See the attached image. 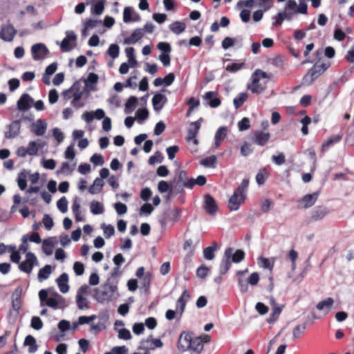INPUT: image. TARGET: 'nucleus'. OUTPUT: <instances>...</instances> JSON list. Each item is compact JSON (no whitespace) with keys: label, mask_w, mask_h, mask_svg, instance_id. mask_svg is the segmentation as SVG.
<instances>
[{"label":"nucleus","mask_w":354,"mask_h":354,"mask_svg":"<svg viewBox=\"0 0 354 354\" xmlns=\"http://www.w3.org/2000/svg\"><path fill=\"white\" fill-rule=\"evenodd\" d=\"M249 186V180L243 179L241 184L234 191L233 194L228 201L227 207L230 211H236L244 203L247 191Z\"/></svg>","instance_id":"1"},{"label":"nucleus","mask_w":354,"mask_h":354,"mask_svg":"<svg viewBox=\"0 0 354 354\" xmlns=\"http://www.w3.org/2000/svg\"><path fill=\"white\" fill-rule=\"evenodd\" d=\"M203 339L201 337L192 338L189 334L181 335L178 339V348L182 351L189 350L192 353L199 354L203 349Z\"/></svg>","instance_id":"2"},{"label":"nucleus","mask_w":354,"mask_h":354,"mask_svg":"<svg viewBox=\"0 0 354 354\" xmlns=\"http://www.w3.org/2000/svg\"><path fill=\"white\" fill-rule=\"evenodd\" d=\"M117 286L105 283L100 288L95 289V297L98 302L103 303L111 300Z\"/></svg>","instance_id":"3"},{"label":"nucleus","mask_w":354,"mask_h":354,"mask_svg":"<svg viewBox=\"0 0 354 354\" xmlns=\"http://www.w3.org/2000/svg\"><path fill=\"white\" fill-rule=\"evenodd\" d=\"M326 64H315L304 76L303 81L307 85L312 84L327 69Z\"/></svg>","instance_id":"4"},{"label":"nucleus","mask_w":354,"mask_h":354,"mask_svg":"<svg viewBox=\"0 0 354 354\" xmlns=\"http://www.w3.org/2000/svg\"><path fill=\"white\" fill-rule=\"evenodd\" d=\"M37 264V259L35 254L31 252H26V259L23 262H21L19 268L22 272H24L27 274H30L33 267Z\"/></svg>","instance_id":"5"},{"label":"nucleus","mask_w":354,"mask_h":354,"mask_svg":"<svg viewBox=\"0 0 354 354\" xmlns=\"http://www.w3.org/2000/svg\"><path fill=\"white\" fill-rule=\"evenodd\" d=\"M31 53L35 60H39L46 57L49 50L44 44L40 43L34 44L32 46Z\"/></svg>","instance_id":"6"},{"label":"nucleus","mask_w":354,"mask_h":354,"mask_svg":"<svg viewBox=\"0 0 354 354\" xmlns=\"http://www.w3.org/2000/svg\"><path fill=\"white\" fill-rule=\"evenodd\" d=\"M174 182L176 183V187L180 190L184 187L188 188V185H187L188 182H189V179L187 178V172L180 168L176 169Z\"/></svg>","instance_id":"7"},{"label":"nucleus","mask_w":354,"mask_h":354,"mask_svg":"<svg viewBox=\"0 0 354 354\" xmlns=\"http://www.w3.org/2000/svg\"><path fill=\"white\" fill-rule=\"evenodd\" d=\"M203 207L205 212L209 215H214L218 209V207L214 198L209 194L204 196Z\"/></svg>","instance_id":"8"},{"label":"nucleus","mask_w":354,"mask_h":354,"mask_svg":"<svg viewBox=\"0 0 354 354\" xmlns=\"http://www.w3.org/2000/svg\"><path fill=\"white\" fill-rule=\"evenodd\" d=\"M270 134L262 131H256L250 136L251 141L257 145L264 146L269 140Z\"/></svg>","instance_id":"9"},{"label":"nucleus","mask_w":354,"mask_h":354,"mask_svg":"<svg viewBox=\"0 0 354 354\" xmlns=\"http://www.w3.org/2000/svg\"><path fill=\"white\" fill-rule=\"evenodd\" d=\"M17 33V30L12 24L3 25L0 31V38L6 41H12Z\"/></svg>","instance_id":"10"},{"label":"nucleus","mask_w":354,"mask_h":354,"mask_svg":"<svg viewBox=\"0 0 354 354\" xmlns=\"http://www.w3.org/2000/svg\"><path fill=\"white\" fill-rule=\"evenodd\" d=\"M233 249L232 248H228L225 251V259L222 260L219 266V272L221 275L225 274L231 267L230 258Z\"/></svg>","instance_id":"11"},{"label":"nucleus","mask_w":354,"mask_h":354,"mask_svg":"<svg viewBox=\"0 0 354 354\" xmlns=\"http://www.w3.org/2000/svg\"><path fill=\"white\" fill-rule=\"evenodd\" d=\"M8 130L4 133V136L8 139H12L17 136L20 132L21 121L19 120L12 121L8 126Z\"/></svg>","instance_id":"12"},{"label":"nucleus","mask_w":354,"mask_h":354,"mask_svg":"<svg viewBox=\"0 0 354 354\" xmlns=\"http://www.w3.org/2000/svg\"><path fill=\"white\" fill-rule=\"evenodd\" d=\"M77 37L73 31H67L66 32V37L62 40L60 48L62 52H67L71 50L73 46L71 44V41L75 42Z\"/></svg>","instance_id":"13"},{"label":"nucleus","mask_w":354,"mask_h":354,"mask_svg":"<svg viewBox=\"0 0 354 354\" xmlns=\"http://www.w3.org/2000/svg\"><path fill=\"white\" fill-rule=\"evenodd\" d=\"M180 217V210L176 207L166 213L164 218H162L160 222L162 227H164L167 224L168 221H171L173 223L176 222L179 220Z\"/></svg>","instance_id":"14"},{"label":"nucleus","mask_w":354,"mask_h":354,"mask_svg":"<svg viewBox=\"0 0 354 354\" xmlns=\"http://www.w3.org/2000/svg\"><path fill=\"white\" fill-rule=\"evenodd\" d=\"M203 99L207 102L212 108H217L221 104V100L218 97V93L216 91H207L205 93Z\"/></svg>","instance_id":"15"},{"label":"nucleus","mask_w":354,"mask_h":354,"mask_svg":"<svg viewBox=\"0 0 354 354\" xmlns=\"http://www.w3.org/2000/svg\"><path fill=\"white\" fill-rule=\"evenodd\" d=\"M201 123L199 120L193 122L190 124V127L187 131V140L188 141L194 140V144L197 145L198 141L196 139V137L201 128Z\"/></svg>","instance_id":"16"},{"label":"nucleus","mask_w":354,"mask_h":354,"mask_svg":"<svg viewBox=\"0 0 354 354\" xmlns=\"http://www.w3.org/2000/svg\"><path fill=\"white\" fill-rule=\"evenodd\" d=\"M33 99L28 93H24L17 101V108L20 111H27L30 109Z\"/></svg>","instance_id":"17"},{"label":"nucleus","mask_w":354,"mask_h":354,"mask_svg":"<svg viewBox=\"0 0 354 354\" xmlns=\"http://www.w3.org/2000/svg\"><path fill=\"white\" fill-rule=\"evenodd\" d=\"M47 129L46 123L41 119L37 120L31 125V131L37 136L44 135Z\"/></svg>","instance_id":"18"},{"label":"nucleus","mask_w":354,"mask_h":354,"mask_svg":"<svg viewBox=\"0 0 354 354\" xmlns=\"http://www.w3.org/2000/svg\"><path fill=\"white\" fill-rule=\"evenodd\" d=\"M167 102V97L162 93H156L152 98V104L156 111H160Z\"/></svg>","instance_id":"19"},{"label":"nucleus","mask_w":354,"mask_h":354,"mask_svg":"<svg viewBox=\"0 0 354 354\" xmlns=\"http://www.w3.org/2000/svg\"><path fill=\"white\" fill-rule=\"evenodd\" d=\"M318 192H315L310 194H306L302 197L300 203H303V208L307 209L312 207L317 200Z\"/></svg>","instance_id":"20"},{"label":"nucleus","mask_w":354,"mask_h":354,"mask_svg":"<svg viewBox=\"0 0 354 354\" xmlns=\"http://www.w3.org/2000/svg\"><path fill=\"white\" fill-rule=\"evenodd\" d=\"M144 36V31L142 28L136 29L131 35L124 39V43L127 44H133L136 43Z\"/></svg>","instance_id":"21"},{"label":"nucleus","mask_w":354,"mask_h":354,"mask_svg":"<svg viewBox=\"0 0 354 354\" xmlns=\"http://www.w3.org/2000/svg\"><path fill=\"white\" fill-rule=\"evenodd\" d=\"M189 298H190V294H189V291L187 290H185L183 292L181 296L178 299V300L176 301V308L177 309L178 308H180V315H182L183 313L184 312L185 306H186V304H187V301L189 299Z\"/></svg>","instance_id":"22"},{"label":"nucleus","mask_w":354,"mask_h":354,"mask_svg":"<svg viewBox=\"0 0 354 354\" xmlns=\"http://www.w3.org/2000/svg\"><path fill=\"white\" fill-rule=\"evenodd\" d=\"M68 276L66 273H62L57 279V283L61 292L66 293L69 290L68 284Z\"/></svg>","instance_id":"23"},{"label":"nucleus","mask_w":354,"mask_h":354,"mask_svg":"<svg viewBox=\"0 0 354 354\" xmlns=\"http://www.w3.org/2000/svg\"><path fill=\"white\" fill-rule=\"evenodd\" d=\"M328 214L327 209L322 206L316 207L311 213V219L317 221L324 218Z\"/></svg>","instance_id":"24"},{"label":"nucleus","mask_w":354,"mask_h":354,"mask_svg":"<svg viewBox=\"0 0 354 354\" xmlns=\"http://www.w3.org/2000/svg\"><path fill=\"white\" fill-rule=\"evenodd\" d=\"M226 136L227 128L225 127H221L220 128H218L214 136V145L216 147H218L221 145L222 142L225 140Z\"/></svg>","instance_id":"25"},{"label":"nucleus","mask_w":354,"mask_h":354,"mask_svg":"<svg viewBox=\"0 0 354 354\" xmlns=\"http://www.w3.org/2000/svg\"><path fill=\"white\" fill-rule=\"evenodd\" d=\"M94 3L91 7V13L95 15H100L104 10L106 0H93Z\"/></svg>","instance_id":"26"},{"label":"nucleus","mask_w":354,"mask_h":354,"mask_svg":"<svg viewBox=\"0 0 354 354\" xmlns=\"http://www.w3.org/2000/svg\"><path fill=\"white\" fill-rule=\"evenodd\" d=\"M248 88L253 93L260 94L265 90L266 86L261 85L257 78L252 77V82L248 86Z\"/></svg>","instance_id":"27"},{"label":"nucleus","mask_w":354,"mask_h":354,"mask_svg":"<svg viewBox=\"0 0 354 354\" xmlns=\"http://www.w3.org/2000/svg\"><path fill=\"white\" fill-rule=\"evenodd\" d=\"M29 172L26 169H23L18 174L17 181L21 190H25L27 187V176Z\"/></svg>","instance_id":"28"},{"label":"nucleus","mask_w":354,"mask_h":354,"mask_svg":"<svg viewBox=\"0 0 354 354\" xmlns=\"http://www.w3.org/2000/svg\"><path fill=\"white\" fill-rule=\"evenodd\" d=\"M103 186V180L100 178H97L94 180L93 185L89 187L88 192L91 194H99L102 190Z\"/></svg>","instance_id":"29"},{"label":"nucleus","mask_w":354,"mask_h":354,"mask_svg":"<svg viewBox=\"0 0 354 354\" xmlns=\"http://www.w3.org/2000/svg\"><path fill=\"white\" fill-rule=\"evenodd\" d=\"M24 346H29L28 352L30 353L36 352L38 348L35 338L30 335H28L26 337L24 340Z\"/></svg>","instance_id":"30"},{"label":"nucleus","mask_w":354,"mask_h":354,"mask_svg":"<svg viewBox=\"0 0 354 354\" xmlns=\"http://www.w3.org/2000/svg\"><path fill=\"white\" fill-rule=\"evenodd\" d=\"M334 304V300L331 297H328L327 299L319 301L316 307L319 310H323L325 308L327 310V313L332 308Z\"/></svg>","instance_id":"31"},{"label":"nucleus","mask_w":354,"mask_h":354,"mask_svg":"<svg viewBox=\"0 0 354 354\" xmlns=\"http://www.w3.org/2000/svg\"><path fill=\"white\" fill-rule=\"evenodd\" d=\"M101 21H97L95 19H88L84 22V28L82 30V35L84 37L87 35V31L88 30L93 29L97 26L98 24H100Z\"/></svg>","instance_id":"32"},{"label":"nucleus","mask_w":354,"mask_h":354,"mask_svg":"<svg viewBox=\"0 0 354 354\" xmlns=\"http://www.w3.org/2000/svg\"><path fill=\"white\" fill-rule=\"evenodd\" d=\"M51 272H52L51 266L46 265L44 267H43L42 268H41L39 270L38 275H37L39 281H42L45 279H47L49 277Z\"/></svg>","instance_id":"33"},{"label":"nucleus","mask_w":354,"mask_h":354,"mask_svg":"<svg viewBox=\"0 0 354 354\" xmlns=\"http://www.w3.org/2000/svg\"><path fill=\"white\" fill-rule=\"evenodd\" d=\"M169 28L174 33L179 35L185 31L186 25L183 22L175 21L170 24Z\"/></svg>","instance_id":"34"},{"label":"nucleus","mask_w":354,"mask_h":354,"mask_svg":"<svg viewBox=\"0 0 354 354\" xmlns=\"http://www.w3.org/2000/svg\"><path fill=\"white\" fill-rule=\"evenodd\" d=\"M217 249V243L213 242L212 245L209 247L205 248L203 250L204 257L207 260H212L214 258V252Z\"/></svg>","instance_id":"35"},{"label":"nucleus","mask_w":354,"mask_h":354,"mask_svg":"<svg viewBox=\"0 0 354 354\" xmlns=\"http://www.w3.org/2000/svg\"><path fill=\"white\" fill-rule=\"evenodd\" d=\"M248 95L246 93H240L233 100V104L235 109L240 108L247 100Z\"/></svg>","instance_id":"36"},{"label":"nucleus","mask_w":354,"mask_h":354,"mask_svg":"<svg viewBox=\"0 0 354 354\" xmlns=\"http://www.w3.org/2000/svg\"><path fill=\"white\" fill-rule=\"evenodd\" d=\"M90 209L91 212L95 215L101 214L104 212V210L103 205L96 201H93L91 203Z\"/></svg>","instance_id":"37"},{"label":"nucleus","mask_w":354,"mask_h":354,"mask_svg":"<svg viewBox=\"0 0 354 354\" xmlns=\"http://www.w3.org/2000/svg\"><path fill=\"white\" fill-rule=\"evenodd\" d=\"M342 140V136L336 135L328 138L322 146V150L323 151H327L330 146L335 143L339 142Z\"/></svg>","instance_id":"38"},{"label":"nucleus","mask_w":354,"mask_h":354,"mask_svg":"<svg viewBox=\"0 0 354 354\" xmlns=\"http://www.w3.org/2000/svg\"><path fill=\"white\" fill-rule=\"evenodd\" d=\"M207 182L206 177L203 175L198 176L196 179L191 178L189 179V182H188L187 185L189 189L193 188L195 185H198L199 186H203L205 185Z\"/></svg>","instance_id":"39"},{"label":"nucleus","mask_w":354,"mask_h":354,"mask_svg":"<svg viewBox=\"0 0 354 354\" xmlns=\"http://www.w3.org/2000/svg\"><path fill=\"white\" fill-rule=\"evenodd\" d=\"M268 177V173L266 168H261L256 175V181L258 185H261L265 183Z\"/></svg>","instance_id":"40"},{"label":"nucleus","mask_w":354,"mask_h":354,"mask_svg":"<svg viewBox=\"0 0 354 354\" xmlns=\"http://www.w3.org/2000/svg\"><path fill=\"white\" fill-rule=\"evenodd\" d=\"M138 103V99L135 96H131L125 103V112L126 113H129L131 112L135 107L136 106Z\"/></svg>","instance_id":"41"},{"label":"nucleus","mask_w":354,"mask_h":354,"mask_svg":"<svg viewBox=\"0 0 354 354\" xmlns=\"http://www.w3.org/2000/svg\"><path fill=\"white\" fill-rule=\"evenodd\" d=\"M216 161L217 158L216 156L212 155L202 159L201 161V164L206 167L214 168L216 164Z\"/></svg>","instance_id":"42"},{"label":"nucleus","mask_w":354,"mask_h":354,"mask_svg":"<svg viewBox=\"0 0 354 354\" xmlns=\"http://www.w3.org/2000/svg\"><path fill=\"white\" fill-rule=\"evenodd\" d=\"M270 64L275 67L282 68L285 63V57L283 55H277L269 60Z\"/></svg>","instance_id":"43"},{"label":"nucleus","mask_w":354,"mask_h":354,"mask_svg":"<svg viewBox=\"0 0 354 354\" xmlns=\"http://www.w3.org/2000/svg\"><path fill=\"white\" fill-rule=\"evenodd\" d=\"M42 146L38 145L36 142L30 141L26 147L28 154L30 156H35L37 154L39 149Z\"/></svg>","instance_id":"44"},{"label":"nucleus","mask_w":354,"mask_h":354,"mask_svg":"<svg viewBox=\"0 0 354 354\" xmlns=\"http://www.w3.org/2000/svg\"><path fill=\"white\" fill-rule=\"evenodd\" d=\"M120 53V47L118 45L115 44H112L109 46L107 54L112 58L115 59L119 56Z\"/></svg>","instance_id":"45"},{"label":"nucleus","mask_w":354,"mask_h":354,"mask_svg":"<svg viewBox=\"0 0 354 354\" xmlns=\"http://www.w3.org/2000/svg\"><path fill=\"white\" fill-rule=\"evenodd\" d=\"M76 303L79 309L84 310L89 308L88 301L86 298L80 295H76Z\"/></svg>","instance_id":"46"},{"label":"nucleus","mask_w":354,"mask_h":354,"mask_svg":"<svg viewBox=\"0 0 354 354\" xmlns=\"http://www.w3.org/2000/svg\"><path fill=\"white\" fill-rule=\"evenodd\" d=\"M306 329V324L296 326L292 330V338L294 339L299 338L305 332Z\"/></svg>","instance_id":"47"},{"label":"nucleus","mask_w":354,"mask_h":354,"mask_svg":"<svg viewBox=\"0 0 354 354\" xmlns=\"http://www.w3.org/2000/svg\"><path fill=\"white\" fill-rule=\"evenodd\" d=\"M53 246H54V243L53 242V241L50 239H45L43 241L42 249H43L44 252L48 255H50L52 254V252H53L52 248Z\"/></svg>","instance_id":"48"},{"label":"nucleus","mask_w":354,"mask_h":354,"mask_svg":"<svg viewBox=\"0 0 354 354\" xmlns=\"http://www.w3.org/2000/svg\"><path fill=\"white\" fill-rule=\"evenodd\" d=\"M257 5L263 11H267L272 6L273 0H256Z\"/></svg>","instance_id":"49"},{"label":"nucleus","mask_w":354,"mask_h":354,"mask_svg":"<svg viewBox=\"0 0 354 354\" xmlns=\"http://www.w3.org/2000/svg\"><path fill=\"white\" fill-rule=\"evenodd\" d=\"M259 265L265 269L272 270L273 268V263H271L269 259L261 257L258 259Z\"/></svg>","instance_id":"50"},{"label":"nucleus","mask_w":354,"mask_h":354,"mask_svg":"<svg viewBox=\"0 0 354 354\" xmlns=\"http://www.w3.org/2000/svg\"><path fill=\"white\" fill-rule=\"evenodd\" d=\"M57 206L61 212L65 213L67 212L68 201L65 196H62L60 199L58 200V201L57 202Z\"/></svg>","instance_id":"51"},{"label":"nucleus","mask_w":354,"mask_h":354,"mask_svg":"<svg viewBox=\"0 0 354 354\" xmlns=\"http://www.w3.org/2000/svg\"><path fill=\"white\" fill-rule=\"evenodd\" d=\"M158 189L160 193H165L168 191H169L171 193L172 192L171 185L165 180H161L158 183Z\"/></svg>","instance_id":"52"},{"label":"nucleus","mask_w":354,"mask_h":354,"mask_svg":"<svg viewBox=\"0 0 354 354\" xmlns=\"http://www.w3.org/2000/svg\"><path fill=\"white\" fill-rule=\"evenodd\" d=\"M238 128L239 131H243L250 128V121L248 118H243L238 122Z\"/></svg>","instance_id":"53"},{"label":"nucleus","mask_w":354,"mask_h":354,"mask_svg":"<svg viewBox=\"0 0 354 354\" xmlns=\"http://www.w3.org/2000/svg\"><path fill=\"white\" fill-rule=\"evenodd\" d=\"M102 228L103 229L104 235L106 239L110 238L115 233V229L111 225H106L105 224H102Z\"/></svg>","instance_id":"54"},{"label":"nucleus","mask_w":354,"mask_h":354,"mask_svg":"<svg viewBox=\"0 0 354 354\" xmlns=\"http://www.w3.org/2000/svg\"><path fill=\"white\" fill-rule=\"evenodd\" d=\"M232 261L234 263H239L245 258V253L241 250H237L234 254H232Z\"/></svg>","instance_id":"55"},{"label":"nucleus","mask_w":354,"mask_h":354,"mask_svg":"<svg viewBox=\"0 0 354 354\" xmlns=\"http://www.w3.org/2000/svg\"><path fill=\"white\" fill-rule=\"evenodd\" d=\"M31 327L35 330H40L43 328V322L39 317H32L31 319Z\"/></svg>","instance_id":"56"},{"label":"nucleus","mask_w":354,"mask_h":354,"mask_svg":"<svg viewBox=\"0 0 354 354\" xmlns=\"http://www.w3.org/2000/svg\"><path fill=\"white\" fill-rule=\"evenodd\" d=\"M244 66V63H232L230 65H227L225 70L230 73H236L241 69Z\"/></svg>","instance_id":"57"},{"label":"nucleus","mask_w":354,"mask_h":354,"mask_svg":"<svg viewBox=\"0 0 354 354\" xmlns=\"http://www.w3.org/2000/svg\"><path fill=\"white\" fill-rule=\"evenodd\" d=\"M149 116V112L146 109H139L136 111V117L139 122L146 120Z\"/></svg>","instance_id":"58"},{"label":"nucleus","mask_w":354,"mask_h":354,"mask_svg":"<svg viewBox=\"0 0 354 354\" xmlns=\"http://www.w3.org/2000/svg\"><path fill=\"white\" fill-rule=\"evenodd\" d=\"M133 12V8L131 7H126L124 9V12H123L124 22L128 23V22H130L132 21L131 16H132Z\"/></svg>","instance_id":"59"},{"label":"nucleus","mask_w":354,"mask_h":354,"mask_svg":"<svg viewBox=\"0 0 354 354\" xmlns=\"http://www.w3.org/2000/svg\"><path fill=\"white\" fill-rule=\"evenodd\" d=\"M151 279H152L151 274L149 272H146V274H145V277L141 278L142 287L146 289H148L150 287V285L151 283Z\"/></svg>","instance_id":"60"},{"label":"nucleus","mask_w":354,"mask_h":354,"mask_svg":"<svg viewBox=\"0 0 354 354\" xmlns=\"http://www.w3.org/2000/svg\"><path fill=\"white\" fill-rule=\"evenodd\" d=\"M114 208L119 215L124 214L127 212V207L125 204L118 202L114 205Z\"/></svg>","instance_id":"61"},{"label":"nucleus","mask_w":354,"mask_h":354,"mask_svg":"<svg viewBox=\"0 0 354 354\" xmlns=\"http://www.w3.org/2000/svg\"><path fill=\"white\" fill-rule=\"evenodd\" d=\"M42 223L45 227L50 230L54 225V222L52 218L48 214H45L42 219Z\"/></svg>","instance_id":"62"},{"label":"nucleus","mask_w":354,"mask_h":354,"mask_svg":"<svg viewBox=\"0 0 354 354\" xmlns=\"http://www.w3.org/2000/svg\"><path fill=\"white\" fill-rule=\"evenodd\" d=\"M73 270L77 275H82L84 272V266L81 262L75 261L73 264Z\"/></svg>","instance_id":"63"},{"label":"nucleus","mask_w":354,"mask_h":354,"mask_svg":"<svg viewBox=\"0 0 354 354\" xmlns=\"http://www.w3.org/2000/svg\"><path fill=\"white\" fill-rule=\"evenodd\" d=\"M272 202L268 198H265L261 201V209L262 212L267 213L270 211Z\"/></svg>","instance_id":"64"}]
</instances>
